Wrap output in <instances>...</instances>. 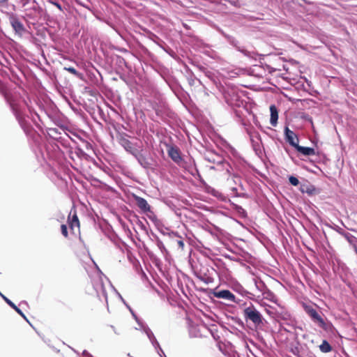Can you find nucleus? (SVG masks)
<instances>
[{
  "instance_id": "1",
  "label": "nucleus",
  "mask_w": 357,
  "mask_h": 357,
  "mask_svg": "<svg viewBox=\"0 0 357 357\" xmlns=\"http://www.w3.org/2000/svg\"><path fill=\"white\" fill-rule=\"evenodd\" d=\"M266 289L264 282L247 266V298L259 302L262 300V291Z\"/></svg>"
},
{
  "instance_id": "2",
  "label": "nucleus",
  "mask_w": 357,
  "mask_h": 357,
  "mask_svg": "<svg viewBox=\"0 0 357 357\" xmlns=\"http://www.w3.org/2000/svg\"><path fill=\"white\" fill-rule=\"evenodd\" d=\"M305 310L312 321L326 332L331 333L334 329L331 322L324 319L318 312L311 306H306Z\"/></svg>"
},
{
  "instance_id": "3",
  "label": "nucleus",
  "mask_w": 357,
  "mask_h": 357,
  "mask_svg": "<svg viewBox=\"0 0 357 357\" xmlns=\"http://www.w3.org/2000/svg\"><path fill=\"white\" fill-rule=\"evenodd\" d=\"M118 140L127 151L133 155H135L142 146V142L132 135H119Z\"/></svg>"
},
{
  "instance_id": "4",
  "label": "nucleus",
  "mask_w": 357,
  "mask_h": 357,
  "mask_svg": "<svg viewBox=\"0 0 357 357\" xmlns=\"http://www.w3.org/2000/svg\"><path fill=\"white\" fill-rule=\"evenodd\" d=\"M250 321L255 329H261L264 325L265 319L261 312L250 304L247 307V321Z\"/></svg>"
},
{
  "instance_id": "5",
  "label": "nucleus",
  "mask_w": 357,
  "mask_h": 357,
  "mask_svg": "<svg viewBox=\"0 0 357 357\" xmlns=\"http://www.w3.org/2000/svg\"><path fill=\"white\" fill-rule=\"evenodd\" d=\"M252 149L255 154L261 160H264L265 158L264 149L261 144L260 135H250Z\"/></svg>"
},
{
  "instance_id": "6",
  "label": "nucleus",
  "mask_w": 357,
  "mask_h": 357,
  "mask_svg": "<svg viewBox=\"0 0 357 357\" xmlns=\"http://www.w3.org/2000/svg\"><path fill=\"white\" fill-rule=\"evenodd\" d=\"M166 146L169 157L176 164H180L183 160L180 149L172 144H166Z\"/></svg>"
},
{
  "instance_id": "7",
  "label": "nucleus",
  "mask_w": 357,
  "mask_h": 357,
  "mask_svg": "<svg viewBox=\"0 0 357 357\" xmlns=\"http://www.w3.org/2000/svg\"><path fill=\"white\" fill-rule=\"evenodd\" d=\"M68 223L72 234H75V229H77V231H79L80 222L76 211H74L73 213H72V211L70 213L68 217Z\"/></svg>"
},
{
  "instance_id": "8",
  "label": "nucleus",
  "mask_w": 357,
  "mask_h": 357,
  "mask_svg": "<svg viewBox=\"0 0 357 357\" xmlns=\"http://www.w3.org/2000/svg\"><path fill=\"white\" fill-rule=\"evenodd\" d=\"M133 199L136 203L137 207L145 214L152 213L151 207L147 201L138 195H134Z\"/></svg>"
},
{
  "instance_id": "9",
  "label": "nucleus",
  "mask_w": 357,
  "mask_h": 357,
  "mask_svg": "<svg viewBox=\"0 0 357 357\" xmlns=\"http://www.w3.org/2000/svg\"><path fill=\"white\" fill-rule=\"evenodd\" d=\"M339 234L342 235L357 252V238L351 233L344 231L342 229L339 230Z\"/></svg>"
},
{
  "instance_id": "10",
  "label": "nucleus",
  "mask_w": 357,
  "mask_h": 357,
  "mask_svg": "<svg viewBox=\"0 0 357 357\" xmlns=\"http://www.w3.org/2000/svg\"><path fill=\"white\" fill-rule=\"evenodd\" d=\"M215 296L219 298H223L228 301H234V295L229 290H222L215 293Z\"/></svg>"
},
{
  "instance_id": "11",
  "label": "nucleus",
  "mask_w": 357,
  "mask_h": 357,
  "mask_svg": "<svg viewBox=\"0 0 357 357\" xmlns=\"http://www.w3.org/2000/svg\"><path fill=\"white\" fill-rule=\"evenodd\" d=\"M296 151L305 156H312L315 155V150L314 148L311 147H305L302 146H298L296 149Z\"/></svg>"
},
{
  "instance_id": "12",
  "label": "nucleus",
  "mask_w": 357,
  "mask_h": 357,
  "mask_svg": "<svg viewBox=\"0 0 357 357\" xmlns=\"http://www.w3.org/2000/svg\"><path fill=\"white\" fill-rule=\"evenodd\" d=\"M10 24L12 27L17 33H22L24 30V25L16 17H12L10 19Z\"/></svg>"
},
{
  "instance_id": "13",
  "label": "nucleus",
  "mask_w": 357,
  "mask_h": 357,
  "mask_svg": "<svg viewBox=\"0 0 357 357\" xmlns=\"http://www.w3.org/2000/svg\"><path fill=\"white\" fill-rule=\"evenodd\" d=\"M271 119L270 121L272 126H275L278 119V111L276 107L273 105L270 107Z\"/></svg>"
},
{
  "instance_id": "14",
  "label": "nucleus",
  "mask_w": 357,
  "mask_h": 357,
  "mask_svg": "<svg viewBox=\"0 0 357 357\" xmlns=\"http://www.w3.org/2000/svg\"><path fill=\"white\" fill-rule=\"evenodd\" d=\"M266 298L271 302L276 303L277 302V297L269 289H268L266 287V289L262 291V299Z\"/></svg>"
},
{
  "instance_id": "15",
  "label": "nucleus",
  "mask_w": 357,
  "mask_h": 357,
  "mask_svg": "<svg viewBox=\"0 0 357 357\" xmlns=\"http://www.w3.org/2000/svg\"><path fill=\"white\" fill-rule=\"evenodd\" d=\"M298 135H285L286 142L294 146L296 149L299 146Z\"/></svg>"
},
{
  "instance_id": "16",
  "label": "nucleus",
  "mask_w": 357,
  "mask_h": 357,
  "mask_svg": "<svg viewBox=\"0 0 357 357\" xmlns=\"http://www.w3.org/2000/svg\"><path fill=\"white\" fill-rule=\"evenodd\" d=\"M319 349L323 353H328L331 351L332 347L330 345L327 340H323L322 343L319 345Z\"/></svg>"
},
{
  "instance_id": "17",
  "label": "nucleus",
  "mask_w": 357,
  "mask_h": 357,
  "mask_svg": "<svg viewBox=\"0 0 357 357\" xmlns=\"http://www.w3.org/2000/svg\"><path fill=\"white\" fill-rule=\"evenodd\" d=\"M1 296L8 305H9L13 309H14L18 314H20L22 317H24V314L21 311V310L20 308H18L10 300H9L8 298L4 296L3 295H1Z\"/></svg>"
},
{
  "instance_id": "18",
  "label": "nucleus",
  "mask_w": 357,
  "mask_h": 357,
  "mask_svg": "<svg viewBox=\"0 0 357 357\" xmlns=\"http://www.w3.org/2000/svg\"><path fill=\"white\" fill-rule=\"evenodd\" d=\"M77 139H79V141H81L83 144H84V147L86 149H92V146L91 144L86 142V141H84V139H82V137H80V135H74Z\"/></svg>"
},
{
  "instance_id": "19",
  "label": "nucleus",
  "mask_w": 357,
  "mask_h": 357,
  "mask_svg": "<svg viewBox=\"0 0 357 357\" xmlns=\"http://www.w3.org/2000/svg\"><path fill=\"white\" fill-rule=\"evenodd\" d=\"M289 181L294 186H297L299 184L298 179L294 176H290L289 177Z\"/></svg>"
},
{
  "instance_id": "20",
  "label": "nucleus",
  "mask_w": 357,
  "mask_h": 357,
  "mask_svg": "<svg viewBox=\"0 0 357 357\" xmlns=\"http://www.w3.org/2000/svg\"><path fill=\"white\" fill-rule=\"evenodd\" d=\"M61 234H63V236L65 238H68V232L67 226L66 225H64V224L61 225Z\"/></svg>"
},
{
  "instance_id": "21",
  "label": "nucleus",
  "mask_w": 357,
  "mask_h": 357,
  "mask_svg": "<svg viewBox=\"0 0 357 357\" xmlns=\"http://www.w3.org/2000/svg\"><path fill=\"white\" fill-rule=\"evenodd\" d=\"M64 70L75 75H78V72L76 70L75 68H73V67H65L64 68Z\"/></svg>"
},
{
  "instance_id": "22",
  "label": "nucleus",
  "mask_w": 357,
  "mask_h": 357,
  "mask_svg": "<svg viewBox=\"0 0 357 357\" xmlns=\"http://www.w3.org/2000/svg\"><path fill=\"white\" fill-rule=\"evenodd\" d=\"M50 3H52V5L56 6V8H58V9H59L61 11L63 10L62 9V7L61 6L60 3H59L58 2H56V1H52V0H49Z\"/></svg>"
},
{
  "instance_id": "23",
  "label": "nucleus",
  "mask_w": 357,
  "mask_h": 357,
  "mask_svg": "<svg viewBox=\"0 0 357 357\" xmlns=\"http://www.w3.org/2000/svg\"><path fill=\"white\" fill-rule=\"evenodd\" d=\"M177 245H178L179 248H181L182 250L183 249V248H184V243H183V241L182 240L177 241Z\"/></svg>"
},
{
  "instance_id": "24",
  "label": "nucleus",
  "mask_w": 357,
  "mask_h": 357,
  "mask_svg": "<svg viewBox=\"0 0 357 357\" xmlns=\"http://www.w3.org/2000/svg\"><path fill=\"white\" fill-rule=\"evenodd\" d=\"M205 282L206 283H209V282H211L213 281L212 278H210V277H208L207 278H206L204 280Z\"/></svg>"
},
{
  "instance_id": "25",
  "label": "nucleus",
  "mask_w": 357,
  "mask_h": 357,
  "mask_svg": "<svg viewBox=\"0 0 357 357\" xmlns=\"http://www.w3.org/2000/svg\"><path fill=\"white\" fill-rule=\"evenodd\" d=\"M143 160H144V158H143L142 157H141V156L138 158L139 162L142 165Z\"/></svg>"
},
{
  "instance_id": "26",
  "label": "nucleus",
  "mask_w": 357,
  "mask_h": 357,
  "mask_svg": "<svg viewBox=\"0 0 357 357\" xmlns=\"http://www.w3.org/2000/svg\"><path fill=\"white\" fill-rule=\"evenodd\" d=\"M68 137L70 138V139L73 141L75 143L77 144V142L75 139L71 138L70 135H68Z\"/></svg>"
},
{
  "instance_id": "27",
  "label": "nucleus",
  "mask_w": 357,
  "mask_h": 357,
  "mask_svg": "<svg viewBox=\"0 0 357 357\" xmlns=\"http://www.w3.org/2000/svg\"><path fill=\"white\" fill-rule=\"evenodd\" d=\"M290 133H291V132H290L289 130V129L287 128H286V134H290Z\"/></svg>"
},
{
  "instance_id": "28",
  "label": "nucleus",
  "mask_w": 357,
  "mask_h": 357,
  "mask_svg": "<svg viewBox=\"0 0 357 357\" xmlns=\"http://www.w3.org/2000/svg\"><path fill=\"white\" fill-rule=\"evenodd\" d=\"M7 1H8V0H1V1H0V3H1V2H3V3L6 2Z\"/></svg>"
},
{
  "instance_id": "29",
  "label": "nucleus",
  "mask_w": 357,
  "mask_h": 357,
  "mask_svg": "<svg viewBox=\"0 0 357 357\" xmlns=\"http://www.w3.org/2000/svg\"><path fill=\"white\" fill-rule=\"evenodd\" d=\"M239 112H241V111H236L237 115H238Z\"/></svg>"
}]
</instances>
